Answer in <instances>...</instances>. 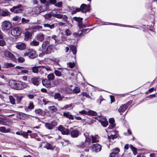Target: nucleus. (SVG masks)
Returning <instances> with one entry per match:
<instances>
[{"label":"nucleus","mask_w":157,"mask_h":157,"mask_svg":"<svg viewBox=\"0 0 157 157\" xmlns=\"http://www.w3.org/2000/svg\"><path fill=\"white\" fill-rule=\"evenodd\" d=\"M22 9L19 8L15 10L13 12L16 13H20L22 12Z\"/></svg>","instance_id":"52"},{"label":"nucleus","mask_w":157,"mask_h":157,"mask_svg":"<svg viewBox=\"0 0 157 157\" xmlns=\"http://www.w3.org/2000/svg\"><path fill=\"white\" fill-rule=\"evenodd\" d=\"M85 143L82 145L83 147H86L89 145L91 142V140L89 137H86L85 140Z\"/></svg>","instance_id":"27"},{"label":"nucleus","mask_w":157,"mask_h":157,"mask_svg":"<svg viewBox=\"0 0 157 157\" xmlns=\"http://www.w3.org/2000/svg\"><path fill=\"white\" fill-rule=\"evenodd\" d=\"M0 13L3 16H6L8 15L10 12L7 10H0Z\"/></svg>","instance_id":"19"},{"label":"nucleus","mask_w":157,"mask_h":157,"mask_svg":"<svg viewBox=\"0 0 157 157\" xmlns=\"http://www.w3.org/2000/svg\"><path fill=\"white\" fill-rule=\"evenodd\" d=\"M44 17L45 18L48 19L51 17L52 15L50 13H48L45 15Z\"/></svg>","instance_id":"59"},{"label":"nucleus","mask_w":157,"mask_h":157,"mask_svg":"<svg viewBox=\"0 0 157 157\" xmlns=\"http://www.w3.org/2000/svg\"><path fill=\"white\" fill-rule=\"evenodd\" d=\"M34 108V105L33 103L31 102L29 103L28 108L29 109H33Z\"/></svg>","instance_id":"54"},{"label":"nucleus","mask_w":157,"mask_h":157,"mask_svg":"<svg viewBox=\"0 0 157 157\" xmlns=\"http://www.w3.org/2000/svg\"><path fill=\"white\" fill-rule=\"evenodd\" d=\"M54 73L57 76L59 77L61 76V72L57 70H55Z\"/></svg>","instance_id":"50"},{"label":"nucleus","mask_w":157,"mask_h":157,"mask_svg":"<svg viewBox=\"0 0 157 157\" xmlns=\"http://www.w3.org/2000/svg\"><path fill=\"white\" fill-rule=\"evenodd\" d=\"M43 25L44 27L49 28L50 29H53L55 27L54 24L50 25L48 24H44Z\"/></svg>","instance_id":"30"},{"label":"nucleus","mask_w":157,"mask_h":157,"mask_svg":"<svg viewBox=\"0 0 157 157\" xmlns=\"http://www.w3.org/2000/svg\"><path fill=\"white\" fill-rule=\"evenodd\" d=\"M80 8L81 11L83 13H86L87 12H89L90 10V5H87L84 4H83L81 5Z\"/></svg>","instance_id":"5"},{"label":"nucleus","mask_w":157,"mask_h":157,"mask_svg":"<svg viewBox=\"0 0 157 157\" xmlns=\"http://www.w3.org/2000/svg\"><path fill=\"white\" fill-rule=\"evenodd\" d=\"M35 112L36 113L42 116H44L45 114V113L43 111V110L40 109H35Z\"/></svg>","instance_id":"16"},{"label":"nucleus","mask_w":157,"mask_h":157,"mask_svg":"<svg viewBox=\"0 0 157 157\" xmlns=\"http://www.w3.org/2000/svg\"><path fill=\"white\" fill-rule=\"evenodd\" d=\"M48 109L52 112H56L57 110L56 108L54 106H49Z\"/></svg>","instance_id":"33"},{"label":"nucleus","mask_w":157,"mask_h":157,"mask_svg":"<svg viewBox=\"0 0 157 157\" xmlns=\"http://www.w3.org/2000/svg\"><path fill=\"white\" fill-rule=\"evenodd\" d=\"M53 17H56L58 18H62L64 20L66 21L67 20V18L66 16L60 14H57L53 13L52 15Z\"/></svg>","instance_id":"11"},{"label":"nucleus","mask_w":157,"mask_h":157,"mask_svg":"<svg viewBox=\"0 0 157 157\" xmlns=\"http://www.w3.org/2000/svg\"><path fill=\"white\" fill-rule=\"evenodd\" d=\"M128 103L126 104L122 105L118 109V112L121 115H122L123 113L127 109V107L126 105Z\"/></svg>","instance_id":"10"},{"label":"nucleus","mask_w":157,"mask_h":157,"mask_svg":"<svg viewBox=\"0 0 157 157\" xmlns=\"http://www.w3.org/2000/svg\"><path fill=\"white\" fill-rule=\"evenodd\" d=\"M29 20L26 19L24 18H22L21 19V22L23 23H28L29 21Z\"/></svg>","instance_id":"56"},{"label":"nucleus","mask_w":157,"mask_h":157,"mask_svg":"<svg viewBox=\"0 0 157 157\" xmlns=\"http://www.w3.org/2000/svg\"><path fill=\"white\" fill-rule=\"evenodd\" d=\"M87 31H88L87 32H90V30L89 29H85L82 30L81 33L79 34V35L81 36L84 33H86Z\"/></svg>","instance_id":"47"},{"label":"nucleus","mask_w":157,"mask_h":157,"mask_svg":"<svg viewBox=\"0 0 157 157\" xmlns=\"http://www.w3.org/2000/svg\"><path fill=\"white\" fill-rule=\"evenodd\" d=\"M28 85L27 83L21 81L14 82L12 87L17 90H22L26 88Z\"/></svg>","instance_id":"1"},{"label":"nucleus","mask_w":157,"mask_h":157,"mask_svg":"<svg viewBox=\"0 0 157 157\" xmlns=\"http://www.w3.org/2000/svg\"><path fill=\"white\" fill-rule=\"evenodd\" d=\"M9 99L10 100L11 103L12 104H14L15 103V99L13 98L12 96H9Z\"/></svg>","instance_id":"44"},{"label":"nucleus","mask_w":157,"mask_h":157,"mask_svg":"<svg viewBox=\"0 0 157 157\" xmlns=\"http://www.w3.org/2000/svg\"><path fill=\"white\" fill-rule=\"evenodd\" d=\"M4 66L5 68H9L14 67L15 65L11 63H6L4 64Z\"/></svg>","instance_id":"24"},{"label":"nucleus","mask_w":157,"mask_h":157,"mask_svg":"<svg viewBox=\"0 0 157 157\" xmlns=\"http://www.w3.org/2000/svg\"><path fill=\"white\" fill-rule=\"evenodd\" d=\"M92 143H96L99 141L98 137V136H91Z\"/></svg>","instance_id":"23"},{"label":"nucleus","mask_w":157,"mask_h":157,"mask_svg":"<svg viewBox=\"0 0 157 157\" xmlns=\"http://www.w3.org/2000/svg\"><path fill=\"white\" fill-rule=\"evenodd\" d=\"M66 92L67 93L70 94L73 92V90L72 89L69 88H67L66 90Z\"/></svg>","instance_id":"61"},{"label":"nucleus","mask_w":157,"mask_h":157,"mask_svg":"<svg viewBox=\"0 0 157 157\" xmlns=\"http://www.w3.org/2000/svg\"><path fill=\"white\" fill-rule=\"evenodd\" d=\"M56 147V146L48 143H45V145L44 147L46 148L47 150H53Z\"/></svg>","instance_id":"9"},{"label":"nucleus","mask_w":157,"mask_h":157,"mask_svg":"<svg viewBox=\"0 0 157 157\" xmlns=\"http://www.w3.org/2000/svg\"><path fill=\"white\" fill-rule=\"evenodd\" d=\"M47 77L48 80L49 81L52 80L54 78L55 76L53 74L51 73L48 75Z\"/></svg>","instance_id":"36"},{"label":"nucleus","mask_w":157,"mask_h":157,"mask_svg":"<svg viewBox=\"0 0 157 157\" xmlns=\"http://www.w3.org/2000/svg\"><path fill=\"white\" fill-rule=\"evenodd\" d=\"M29 136L31 138H36L37 136V134L35 133H32L29 134Z\"/></svg>","instance_id":"58"},{"label":"nucleus","mask_w":157,"mask_h":157,"mask_svg":"<svg viewBox=\"0 0 157 157\" xmlns=\"http://www.w3.org/2000/svg\"><path fill=\"white\" fill-rule=\"evenodd\" d=\"M98 120L101 123V125L104 127H106L108 125V122L105 119L103 121H102L100 120H98Z\"/></svg>","instance_id":"31"},{"label":"nucleus","mask_w":157,"mask_h":157,"mask_svg":"<svg viewBox=\"0 0 157 157\" xmlns=\"http://www.w3.org/2000/svg\"><path fill=\"white\" fill-rule=\"evenodd\" d=\"M73 92L74 93H78L80 92V89L78 87H76L73 90Z\"/></svg>","instance_id":"40"},{"label":"nucleus","mask_w":157,"mask_h":157,"mask_svg":"<svg viewBox=\"0 0 157 157\" xmlns=\"http://www.w3.org/2000/svg\"><path fill=\"white\" fill-rule=\"evenodd\" d=\"M73 105L72 103L69 104V105H67L64 106L65 109H72L73 108Z\"/></svg>","instance_id":"46"},{"label":"nucleus","mask_w":157,"mask_h":157,"mask_svg":"<svg viewBox=\"0 0 157 157\" xmlns=\"http://www.w3.org/2000/svg\"><path fill=\"white\" fill-rule=\"evenodd\" d=\"M45 126L48 129H52L53 128L50 123H45Z\"/></svg>","instance_id":"39"},{"label":"nucleus","mask_w":157,"mask_h":157,"mask_svg":"<svg viewBox=\"0 0 157 157\" xmlns=\"http://www.w3.org/2000/svg\"><path fill=\"white\" fill-rule=\"evenodd\" d=\"M16 48L20 50H24L26 48V46L25 44L21 43L17 44L16 46Z\"/></svg>","instance_id":"18"},{"label":"nucleus","mask_w":157,"mask_h":157,"mask_svg":"<svg viewBox=\"0 0 157 157\" xmlns=\"http://www.w3.org/2000/svg\"><path fill=\"white\" fill-rule=\"evenodd\" d=\"M31 81L35 86H38L40 82L41 79L39 77H34L31 79Z\"/></svg>","instance_id":"7"},{"label":"nucleus","mask_w":157,"mask_h":157,"mask_svg":"<svg viewBox=\"0 0 157 157\" xmlns=\"http://www.w3.org/2000/svg\"><path fill=\"white\" fill-rule=\"evenodd\" d=\"M129 147L133 151V154L134 155H136L137 154V149L136 148L134 147L132 145H130L129 146Z\"/></svg>","instance_id":"34"},{"label":"nucleus","mask_w":157,"mask_h":157,"mask_svg":"<svg viewBox=\"0 0 157 157\" xmlns=\"http://www.w3.org/2000/svg\"><path fill=\"white\" fill-rule=\"evenodd\" d=\"M71 136L73 138L78 137L79 135V132L76 130H74L70 132Z\"/></svg>","instance_id":"14"},{"label":"nucleus","mask_w":157,"mask_h":157,"mask_svg":"<svg viewBox=\"0 0 157 157\" xmlns=\"http://www.w3.org/2000/svg\"><path fill=\"white\" fill-rule=\"evenodd\" d=\"M63 115L69 119H71V120H73L74 119L73 116L69 112L64 113H63Z\"/></svg>","instance_id":"22"},{"label":"nucleus","mask_w":157,"mask_h":157,"mask_svg":"<svg viewBox=\"0 0 157 157\" xmlns=\"http://www.w3.org/2000/svg\"><path fill=\"white\" fill-rule=\"evenodd\" d=\"M63 98V97L61 96L60 93H57L55 94L54 98L55 99H57L58 101L62 100Z\"/></svg>","instance_id":"17"},{"label":"nucleus","mask_w":157,"mask_h":157,"mask_svg":"<svg viewBox=\"0 0 157 157\" xmlns=\"http://www.w3.org/2000/svg\"><path fill=\"white\" fill-rule=\"evenodd\" d=\"M73 19L74 20L78 21V23L81 21H82L83 19L82 18L77 17H73Z\"/></svg>","instance_id":"49"},{"label":"nucleus","mask_w":157,"mask_h":157,"mask_svg":"<svg viewBox=\"0 0 157 157\" xmlns=\"http://www.w3.org/2000/svg\"><path fill=\"white\" fill-rule=\"evenodd\" d=\"M21 6L22 5L21 4H19L17 6H14L13 7V8L10 9V11L11 12H13L15 10H17V9H19L21 7Z\"/></svg>","instance_id":"29"},{"label":"nucleus","mask_w":157,"mask_h":157,"mask_svg":"<svg viewBox=\"0 0 157 157\" xmlns=\"http://www.w3.org/2000/svg\"><path fill=\"white\" fill-rule=\"evenodd\" d=\"M79 96L81 97V100H83L84 99L83 98V97L85 96L86 98H90V96L86 92H83L81 93V94L79 95Z\"/></svg>","instance_id":"25"},{"label":"nucleus","mask_w":157,"mask_h":157,"mask_svg":"<svg viewBox=\"0 0 157 157\" xmlns=\"http://www.w3.org/2000/svg\"><path fill=\"white\" fill-rule=\"evenodd\" d=\"M4 54L5 57H9L12 61H15L16 60V58L11 52L8 51H5Z\"/></svg>","instance_id":"8"},{"label":"nucleus","mask_w":157,"mask_h":157,"mask_svg":"<svg viewBox=\"0 0 157 157\" xmlns=\"http://www.w3.org/2000/svg\"><path fill=\"white\" fill-rule=\"evenodd\" d=\"M78 26L79 27V28H82L83 27H86V25H83L82 24V21H80L78 23Z\"/></svg>","instance_id":"48"},{"label":"nucleus","mask_w":157,"mask_h":157,"mask_svg":"<svg viewBox=\"0 0 157 157\" xmlns=\"http://www.w3.org/2000/svg\"><path fill=\"white\" fill-rule=\"evenodd\" d=\"M117 137V136L115 135H108V138L109 139H113L115 138H116Z\"/></svg>","instance_id":"51"},{"label":"nucleus","mask_w":157,"mask_h":157,"mask_svg":"<svg viewBox=\"0 0 157 157\" xmlns=\"http://www.w3.org/2000/svg\"><path fill=\"white\" fill-rule=\"evenodd\" d=\"M32 35L31 33L26 32L25 34V40H28L29 39L31 38Z\"/></svg>","instance_id":"32"},{"label":"nucleus","mask_w":157,"mask_h":157,"mask_svg":"<svg viewBox=\"0 0 157 157\" xmlns=\"http://www.w3.org/2000/svg\"><path fill=\"white\" fill-rule=\"evenodd\" d=\"M62 133L63 135H68L70 133V131L68 129L65 128Z\"/></svg>","instance_id":"41"},{"label":"nucleus","mask_w":157,"mask_h":157,"mask_svg":"<svg viewBox=\"0 0 157 157\" xmlns=\"http://www.w3.org/2000/svg\"><path fill=\"white\" fill-rule=\"evenodd\" d=\"M71 49L73 52V53L74 54H75L76 53V48L73 46H71Z\"/></svg>","instance_id":"42"},{"label":"nucleus","mask_w":157,"mask_h":157,"mask_svg":"<svg viewBox=\"0 0 157 157\" xmlns=\"http://www.w3.org/2000/svg\"><path fill=\"white\" fill-rule=\"evenodd\" d=\"M13 123L12 121L10 120H6L4 124L5 125H8L9 126L11 125Z\"/></svg>","instance_id":"43"},{"label":"nucleus","mask_w":157,"mask_h":157,"mask_svg":"<svg viewBox=\"0 0 157 157\" xmlns=\"http://www.w3.org/2000/svg\"><path fill=\"white\" fill-rule=\"evenodd\" d=\"M18 61L21 63L25 61V59L23 57H20L18 58Z\"/></svg>","instance_id":"62"},{"label":"nucleus","mask_w":157,"mask_h":157,"mask_svg":"<svg viewBox=\"0 0 157 157\" xmlns=\"http://www.w3.org/2000/svg\"><path fill=\"white\" fill-rule=\"evenodd\" d=\"M10 128H8L7 129L4 127H0V131L2 133H8L10 132Z\"/></svg>","instance_id":"20"},{"label":"nucleus","mask_w":157,"mask_h":157,"mask_svg":"<svg viewBox=\"0 0 157 157\" xmlns=\"http://www.w3.org/2000/svg\"><path fill=\"white\" fill-rule=\"evenodd\" d=\"M65 128L63 126L60 125H59L58 128V130L61 131V133L64 130Z\"/></svg>","instance_id":"53"},{"label":"nucleus","mask_w":157,"mask_h":157,"mask_svg":"<svg viewBox=\"0 0 157 157\" xmlns=\"http://www.w3.org/2000/svg\"><path fill=\"white\" fill-rule=\"evenodd\" d=\"M24 56H28L31 59L35 58L37 56L36 51L32 49H29L25 53Z\"/></svg>","instance_id":"3"},{"label":"nucleus","mask_w":157,"mask_h":157,"mask_svg":"<svg viewBox=\"0 0 157 157\" xmlns=\"http://www.w3.org/2000/svg\"><path fill=\"white\" fill-rule=\"evenodd\" d=\"M36 38L37 40L42 42L44 40V35L42 33H39L37 35Z\"/></svg>","instance_id":"15"},{"label":"nucleus","mask_w":157,"mask_h":157,"mask_svg":"<svg viewBox=\"0 0 157 157\" xmlns=\"http://www.w3.org/2000/svg\"><path fill=\"white\" fill-rule=\"evenodd\" d=\"M65 33H66V35L67 36L70 35L71 33V31L68 29H67L65 31Z\"/></svg>","instance_id":"64"},{"label":"nucleus","mask_w":157,"mask_h":157,"mask_svg":"<svg viewBox=\"0 0 157 157\" xmlns=\"http://www.w3.org/2000/svg\"><path fill=\"white\" fill-rule=\"evenodd\" d=\"M79 113L81 114H85L87 115L88 114V111H86L85 110H82V111H80Z\"/></svg>","instance_id":"63"},{"label":"nucleus","mask_w":157,"mask_h":157,"mask_svg":"<svg viewBox=\"0 0 157 157\" xmlns=\"http://www.w3.org/2000/svg\"><path fill=\"white\" fill-rule=\"evenodd\" d=\"M68 66L71 68H73L75 66V64L74 62H70L67 63Z\"/></svg>","instance_id":"45"},{"label":"nucleus","mask_w":157,"mask_h":157,"mask_svg":"<svg viewBox=\"0 0 157 157\" xmlns=\"http://www.w3.org/2000/svg\"><path fill=\"white\" fill-rule=\"evenodd\" d=\"M40 66H39L33 67L32 68L33 72L35 73H37L39 71V68H40Z\"/></svg>","instance_id":"35"},{"label":"nucleus","mask_w":157,"mask_h":157,"mask_svg":"<svg viewBox=\"0 0 157 157\" xmlns=\"http://www.w3.org/2000/svg\"><path fill=\"white\" fill-rule=\"evenodd\" d=\"M6 44V42L3 40H0V46H5Z\"/></svg>","instance_id":"55"},{"label":"nucleus","mask_w":157,"mask_h":157,"mask_svg":"<svg viewBox=\"0 0 157 157\" xmlns=\"http://www.w3.org/2000/svg\"><path fill=\"white\" fill-rule=\"evenodd\" d=\"M49 45V42L48 41H44L42 45V48L45 50L47 47Z\"/></svg>","instance_id":"21"},{"label":"nucleus","mask_w":157,"mask_h":157,"mask_svg":"<svg viewBox=\"0 0 157 157\" xmlns=\"http://www.w3.org/2000/svg\"><path fill=\"white\" fill-rule=\"evenodd\" d=\"M39 44V42L36 40H33L30 43V44L32 46H37Z\"/></svg>","instance_id":"38"},{"label":"nucleus","mask_w":157,"mask_h":157,"mask_svg":"<svg viewBox=\"0 0 157 157\" xmlns=\"http://www.w3.org/2000/svg\"><path fill=\"white\" fill-rule=\"evenodd\" d=\"M88 115H90L93 116H94L97 115L96 112L91 110L88 111Z\"/></svg>","instance_id":"37"},{"label":"nucleus","mask_w":157,"mask_h":157,"mask_svg":"<svg viewBox=\"0 0 157 157\" xmlns=\"http://www.w3.org/2000/svg\"><path fill=\"white\" fill-rule=\"evenodd\" d=\"M1 27L3 31H7L11 29L12 25L10 21H5L2 23Z\"/></svg>","instance_id":"2"},{"label":"nucleus","mask_w":157,"mask_h":157,"mask_svg":"<svg viewBox=\"0 0 157 157\" xmlns=\"http://www.w3.org/2000/svg\"><path fill=\"white\" fill-rule=\"evenodd\" d=\"M90 147V149H91L93 151L98 152L101 150V145L98 144H93Z\"/></svg>","instance_id":"6"},{"label":"nucleus","mask_w":157,"mask_h":157,"mask_svg":"<svg viewBox=\"0 0 157 157\" xmlns=\"http://www.w3.org/2000/svg\"><path fill=\"white\" fill-rule=\"evenodd\" d=\"M110 157H118V155L114 152H112L110 154Z\"/></svg>","instance_id":"60"},{"label":"nucleus","mask_w":157,"mask_h":157,"mask_svg":"<svg viewBox=\"0 0 157 157\" xmlns=\"http://www.w3.org/2000/svg\"><path fill=\"white\" fill-rule=\"evenodd\" d=\"M42 83L43 85L46 87H50L51 84L50 81L46 79L42 81Z\"/></svg>","instance_id":"13"},{"label":"nucleus","mask_w":157,"mask_h":157,"mask_svg":"<svg viewBox=\"0 0 157 157\" xmlns=\"http://www.w3.org/2000/svg\"><path fill=\"white\" fill-rule=\"evenodd\" d=\"M53 47L52 45H49L47 47L46 49L44 50V54H49L51 53L53 51Z\"/></svg>","instance_id":"12"},{"label":"nucleus","mask_w":157,"mask_h":157,"mask_svg":"<svg viewBox=\"0 0 157 157\" xmlns=\"http://www.w3.org/2000/svg\"><path fill=\"white\" fill-rule=\"evenodd\" d=\"M62 3L61 2H58L55 4V6L58 7H61L62 6Z\"/></svg>","instance_id":"57"},{"label":"nucleus","mask_w":157,"mask_h":157,"mask_svg":"<svg viewBox=\"0 0 157 157\" xmlns=\"http://www.w3.org/2000/svg\"><path fill=\"white\" fill-rule=\"evenodd\" d=\"M12 35L15 36H20L22 33V30L20 28L16 27L13 29L11 32Z\"/></svg>","instance_id":"4"},{"label":"nucleus","mask_w":157,"mask_h":157,"mask_svg":"<svg viewBox=\"0 0 157 157\" xmlns=\"http://www.w3.org/2000/svg\"><path fill=\"white\" fill-rule=\"evenodd\" d=\"M109 122L110 124L109 126L111 125L112 128L114 127L115 126V124L114 123V120L113 118H110L109 119Z\"/></svg>","instance_id":"28"},{"label":"nucleus","mask_w":157,"mask_h":157,"mask_svg":"<svg viewBox=\"0 0 157 157\" xmlns=\"http://www.w3.org/2000/svg\"><path fill=\"white\" fill-rule=\"evenodd\" d=\"M32 131L29 130H28L27 132H23L22 133V136L26 139L28 138V133H31Z\"/></svg>","instance_id":"26"}]
</instances>
